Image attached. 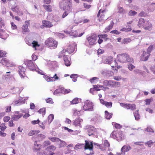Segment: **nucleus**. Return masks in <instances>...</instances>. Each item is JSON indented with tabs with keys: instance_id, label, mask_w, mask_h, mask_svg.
<instances>
[{
	"instance_id": "nucleus-52",
	"label": "nucleus",
	"mask_w": 155,
	"mask_h": 155,
	"mask_svg": "<svg viewBox=\"0 0 155 155\" xmlns=\"http://www.w3.org/2000/svg\"><path fill=\"white\" fill-rule=\"evenodd\" d=\"M137 14V12L134 11L130 10L129 12V15L130 16L134 15Z\"/></svg>"
},
{
	"instance_id": "nucleus-40",
	"label": "nucleus",
	"mask_w": 155,
	"mask_h": 155,
	"mask_svg": "<svg viewBox=\"0 0 155 155\" xmlns=\"http://www.w3.org/2000/svg\"><path fill=\"white\" fill-rule=\"evenodd\" d=\"M62 87L61 88H59L55 90L54 93V95H57L59 93H62Z\"/></svg>"
},
{
	"instance_id": "nucleus-38",
	"label": "nucleus",
	"mask_w": 155,
	"mask_h": 155,
	"mask_svg": "<svg viewBox=\"0 0 155 155\" xmlns=\"http://www.w3.org/2000/svg\"><path fill=\"white\" fill-rule=\"evenodd\" d=\"M146 26H147V27L144 28L145 30H148L150 31L151 29L152 25L151 23H150L149 21L148 23H147V25Z\"/></svg>"
},
{
	"instance_id": "nucleus-37",
	"label": "nucleus",
	"mask_w": 155,
	"mask_h": 155,
	"mask_svg": "<svg viewBox=\"0 0 155 155\" xmlns=\"http://www.w3.org/2000/svg\"><path fill=\"white\" fill-rule=\"evenodd\" d=\"M54 118V115L53 114H51L49 115L48 117V123L49 124L53 121Z\"/></svg>"
},
{
	"instance_id": "nucleus-2",
	"label": "nucleus",
	"mask_w": 155,
	"mask_h": 155,
	"mask_svg": "<svg viewBox=\"0 0 155 155\" xmlns=\"http://www.w3.org/2000/svg\"><path fill=\"white\" fill-rule=\"evenodd\" d=\"M117 59L118 61L123 63H134L133 59L126 53L118 55Z\"/></svg>"
},
{
	"instance_id": "nucleus-59",
	"label": "nucleus",
	"mask_w": 155,
	"mask_h": 155,
	"mask_svg": "<svg viewBox=\"0 0 155 155\" xmlns=\"http://www.w3.org/2000/svg\"><path fill=\"white\" fill-rule=\"evenodd\" d=\"M38 137L39 138H40V140H42L44 139L45 137V136L42 134H39L38 135Z\"/></svg>"
},
{
	"instance_id": "nucleus-39",
	"label": "nucleus",
	"mask_w": 155,
	"mask_h": 155,
	"mask_svg": "<svg viewBox=\"0 0 155 155\" xmlns=\"http://www.w3.org/2000/svg\"><path fill=\"white\" fill-rule=\"evenodd\" d=\"M39 113L41 114L42 113V115L43 117L44 115L45 114L46 112V108H43L41 109H40L38 111Z\"/></svg>"
},
{
	"instance_id": "nucleus-57",
	"label": "nucleus",
	"mask_w": 155,
	"mask_h": 155,
	"mask_svg": "<svg viewBox=\"0 0 155 155\" xmlns=\"http://www.w3.org/2000/svg\"><path fill=\"white\" fill-rule=\"evenodd\" d=\"M107 35L106 34L102 35H101L99 36V38H103L104 39H106V40L108 39V38H107Z\"/></svg>"
},
{
	"instance_id": "nucleus-48",
	"label": "nucleus",
	"mask_w": 155,
	"mask_h": 155,
	"mask_svg": "<svg viewBox=\"0 0 155 155\" xmlns=\"http://www.w3.org/2000/svg\"><path fill=\"white\" fill-rule=\"evenodd\" d=\"M153 100L152 98L146 99L144 101L146 102V104L150 105V102Z\"/></svg>"
},
{
	"instance_id": "nucleus-53",
	"label": "nucleus",
	"mask_w": 155,
	"mask_h": 155,
	"mask_svg": "<svg viewBox=\"0 0 155 155\" xmlns=\"http://www.w3.org/2000/svg\"><path fill=\"white\" fill-rule=\"evenodd\" d=\"M112 103L111 102H107L106 103L105 106L108 108H111L112 106Z\"/></svg>"
},
{
	"instance_id": "nucleus-25",
	"label": "nucleus",
	"mask_w": 155,
	"mask_h": 155,
	"mask_svg": "<svg viewBox=\"0 0 155 155\" xmlns=\"http://www.w3.org/2000/svg\"><path fill=\"white\" fill-rule=\"evenodd\" d=\"M13 90V94H16L18 93H20L23 89L22 87L20 89L18 87H13V89H11Z\"/></svg>"
},
{
	"instance_id": "nucleus-51",
	"label": "nucleus",
	"mask_w": 155,
	"mask_h": 155,
	"mask_svg": "<svg viewBox=\"0 0 155 155\" xmlns=\"http://www.w3.org/2000/svg\"><path fill=\"white\" fill-rule=\"evenodd\" d=\"M5 124L3 123L1 124L0 125V128L1 130L4 131L6 129V127L5 126Z\"/></svg>"
},
{
	"instance_id": "nucleus-28",
	"label": "nucleus",
	"mask_w": 155,
	"mask_h": 155,
	"mask_svg": "<svg viewBox=\"0 0 155 155\" xmlns=\"http://www.w3.org/2000/svg\"><path fill=\"white\" fill-rule=\"evenodd\" d=\"M105 118L107 119H110L112 117L113 114L112 113H109L107 111H105Z\"/></svg>"
},
{
	"instance_id": "nucleus-3",
	"label": "nucleus",
	"mask_w": 155,
	"mask_h": 155,
	"mask_svg": "<svg viewBox=\"0 0 155 155\" xmlns=\"http://www.w3.org/2000/svg\"><path fill=\"white\" fill-rule=\"evenodd\" d=\"M85 150L84 153L87 155L93 154V143L91 142L90 143L87 140L85 141Z\"/></svg>"
},
{
	"instance_id": "nucleus-9",
	"label": "nucleus",
	"mask_w": 155,
	"mask_h": 155,
	"mask_svg": "<svg viewBox=\"0 0 155 155\" xmlns=\"http://www.w3.org/2000/svg\"><path fill=\"white\" fill-rule=\"evenodd\" d=\"M24 63L30 70L33 71L36 69L35 66L31 60H27L25 61Z\"/></svg>"
},
{
	"instance_id": "nucleus-34",
	"label": "nucleus",
	"mask_w": 155,
	"mask_h": 155,
	"mask_svg": "<svg viewBox=\"0 0 155 155\" xmlns=\"http://www.w3.org/2000/svg\"><path fill=\"white\" fill-rule=\"evenodd\" d=\"M49 139L52 142L56 141L57 142H59L60 141V139L59 138L53 137H49Z\"/></svg>"
},
{
	"instance_id": "nucleus-33",
	"label": "nucleus",
	"mask_w": 155,
	"mask_h": 155,
	"mask_svg": "<svg viewBox=\"0 0 155 155\" xmlns=\"http://www.w3.org/2000/svg\"><path fill=\"white\" fill-rule=\"evenodd\" d=\"M81 101V99L78 98H75L71 102V103L73 104H76L79 103V101Z\"/></svg>"
},
{
	"instance_id": "nucleus-36",
	"label": "nucleus",
	"mask_w": 155,
	"mask_h": 155,
	"mask_svg": "<svg viewBox=\"0 0 155 155\" xmlns=\"http://www.w3.org/2000/svg\"><path fill=\"white\" fill-rule=\"evenodd\" d=\"M43 6L47 11L50 12L51 11V5H44Z\"/></svg>"
},
{
	"instance_id": "nucleus-19",
	"label": "nucleus",
	"mask_w": 155,
	"mask_h": 155,
	"mask_svg": "<svg viewBox=\"0 0 155 155\" xmlns=\"http://www.w3.org/2000/svg\"><path fill=\"white\" fill-rule=\"evenodd\" d=\"M83 120L80 118H76L73 123V124L75 127L79 126L81 127V122H82Z\"/></svg>"
},
{
	"instance_id": "nucleus-5",
	"label": "nucleus",
	"mask_w": 155,
	"mask_h": 155,
	"mask_svg": "<svg viewBox=\"0 0 155 155\" xmlns=\"http://www.w3.org/2000/svg\"><path fill=\"white\" fill-rule=\"evenodd\" d=\"M153 48V45H150L147 50V52L145 51L143 52V53L141 56L142 61H146L147 60L150 55V53L152 51Z\"/></svg>"
},
{
	"instance_id": "nucleus-18",
	"label": "nucleus",
	"mask_w": 155,
	"mask_h": 155,
	"mask_svg": "<svg viewBox=\"0 0 155 155\" xmlns=\"http://www.w3.org/2000/svg\"><path fill=\"white\" fill-rule=\"evenodd\" d=\"M131 149V148L129 145H124L121 149L122 153L124 154L126 152H128Z\"/></svg>"
},
{
	"instance_id": "nucleus-56",
	"label": "nucleus",
	"mask_w": 155,
	"mask_h": 155,
	"mask_svg": "<svg viewBox=\"0 0 155 155\" xmlns=\"http://www.w3.org/2000/svg\"><path fill=\"white\" fill-rule=\"evenodd\" d=\"M147 15V14L143 11L141 12L139 14V16L140 17L146 16Z\"/></svg>"
},
{
	"instance_id": "nucleus-24",
	"label": "nucleus",
	"mask_w": 155,
	"mask_h": 155,
	"mask_svg": "<svg viewBox=\"0 0 155 155\" xmlns=\"http://www.w3.org/2000/svg\"><path fill=\"white\" fill-rule=\"evenodd\" d=\"M116 138L118 141L122 140L124 139V136L121 132H120L117 135Z\"/></svg>"
},
{
	"instance_id": "nucleus-17",
	"label": "nucleus",
	"mask_w": 155,
	"mask_h": 155,
	"mask_svg": "<svg viewBox=\"0 0 155 155\" xmlns=\"http://www.w3.org/2000/svg\"><path fill=\"white\" fill-rule=\"evenodd\" d=\"M18 68L19 70L18 71L20 76L21 78H24L25 75V69L23 67L21 66L18 67Z\"/></svg>"
},
{
	"instance_id": "nucleus-10",
	"label": "nucleus",
	"mask_w": 155,
	"mask_h": 155,
	"mask_svg": "<svg viewBox=\"0 0 155 155\" xmlns=\"http://www.w3.org/2000/svg\"><path fill=\"white\" fill-rule=\"evenodd\" d=\"M87 133L89 136H92L94 137H96L97 136L96 129L93 126L88 129Z\"/></svg>"
},
{
	"instance_id": "nucleus-63",
	"label": "nucleus",
	"mask_w": 155,
	"mask_h": 155,
	"mask_svg": "<svg viewBox=\"0 0 155 155\" xmlns=\"http://www.w3.org/2000/svg\"><path fill=\"white\" fill-rule=\"evenodd\" d=\"M115 127L117 129H120L122 127V126L120 124L114 123V124Z\"/></svg>"
},
{
	"instance_id": "nucleus-7",
	"label": "nucleus",
	"mask_w": 155,
	"mask_h": 155,
	"mask_svg": "<svg viewBox=\"0 0 155 155\" xmlns=\"http://www.w3.org/2000/svg\"><path fill=\"white\" fill-rule=\"evenodd\" d=\"M76 46V44L74 43L70 44L67 48V50L63 49L60 52V54H63L67 51L69 54H71L74 52L75 50V48Z\"/></svg>"
},
{
	"instance_id": "nucleus-44",
	"label": "nucleus",
	"mask_w": 155,
	"mask_h": 155,
	"mask_svg": "<svg viewBox=\"0 0 155 155\" xmlns=\"http://www.w3.org/2000/svg\"><path fill=\"white\" fill-rule=\"evenodd\" d=\"M129 64L128 65V68L130 71H132L133 69L135 68V67L132 64V63H129Z\"/></svg>"
},
{
	"instance_id": "nucleus-30",
	"label": "nucleus",
	"mask_w": 155,
	"mask_h": 155,
	"mask_svg": "<svg viewBox=\"0 0 155 155\" xmlns=\"http://www.w3.org/2000/svg\"><path fill=\"white\" fill-rule=\"evenodd\" d=\"M85 147V145L83 144L78 143L74 147V149L75 150H78L79 149H81L82 147Z\"/></svg>"
},
{
	"instance_id": "nucleus-45",
	"label": "nucleus",
	"mask_w": 155,
	"mask_h": 155,
	"mask_svg": "<svg viewBox=\"0 0 155 155\" xmlns=\"http://www.w3.org/2000/svg\"><path fill=\"white\" fill-rule=\"evenodd\" d=\"M51 144V143L49 141H45L42 144V146L44 147H46Z\"/></svg>"
},
{
	"instance_id": "nucleus-47",
	"label": "nucleus",
	"mask_w": 155,
	"mask_h": 155,
	"mask_svg": "<svg viewBox=\"0 0 155 155\" xmlns=\"http://www.w3.org/2000/svg\"><path fill=\"white\" fill-rule=\"evenodd\" d=\"M47 150H46L43 152V153H42L40 152H38L37 153V155H48L49 153H48L47 152H46Z\"/></svg>"
},
{
	"instance_id": "nucleus-41",
	"label": "nucleus",
	"mask_w": 155,
	"mask_h": 155,
	"mask_svg": "<svg viewBox=\"0 0 155 155\" xmlns=\"http://www.w3.org/2000/svg\"><path fill=\"white\" fill-rule=\"evenodd\" d=\"M93 120L97 122H99L101 119V117L98 115H97L95 116V117L93 119Z\"/></svg>"
},
{
	"instance_id": "nucleus-15",
	"label": "nucleus",
	"mask_w": 155,
	"mask_h": 155,
	"mask_svg": "<svg viewBox=\"0 0 155 155\" xmlns=\"http://www.w3.org/2000/svg\"><path fill=\"white\" fill-rule=\"evenodd\" d=\"M148 23V21H145L143 18H140L139 19L138 26L139 27L142 26L144 27L147 25Z\"/></svg>"
},
{
	"instance_id": "nucleus-16",
	"label": "nucleus",
	"mask_w": 155,
	"mask_h": 155,
	"mask_svg": "<svg viewBox=\"0 0 155 155\" xmlns=\"http://www.w3.org/2000/svg\"><path fill=\"white\" fill-rule=\"evenodd\" d=\"M113 57L112 56H109L103 59V62L104 64H110L113 60Z\"/></svg>"
},
{
	"instance_id": "nucleus-26",
	"label": "nucleus",
	"mask_w": 155,
	"mask_h": 155,
	"mask_svg": "<svg viewBox=\"0 0 155 155\" xmlns=\"http://www.w3.org/2000/svg\"><path fill=\"white\" fill-rule=\"evenodd\" d=\"M23 114H20L18 115H14L12 116V119L15 120H17L19 118L22 117Z\"/></svg>"
},
{
	"instance_id": "nucleus-27",
	"label": "nucleus",
	"mask_w": 155,
	"mask_h": 155,
	"mask_svg": "<svg viewBox=\"0 0 155 155\" xmlns=\"http://www.w3.org/2000/svg\"><path fill=\"white\" fill-rule=\"evenodd\" d=\"M114 22L111 21L110 25L107 27L105 29L104 32H108L112 28L114 25Z\"/></svg>"
},
{
	"instance_id": "nucleus-1",
	"label": "nucleus",
	"mask_w": 155,
	"mask_h": 155,
	"mask_svg": "<svg viewBox=\"0 0 155 155\" xmlns=\"http://www.w3.org/2000/svg\"><path fill=\"white\" fill-rule=\"evenodd\" d=\"M59 5L61 9L65 10L62 16V18H64L68 14L67 11L70 12L71 11V4L70 1H63L60 3Z\"/></svg>"
},
{
	"instance_id": "nucleus-35",
	"label": "nucleus",
	"mask_w": 155,
	"mask_h": 155,
	"mask_svg": "<svg viewBox=\"0 0 155 155\" xmlns=\"http://www.w3.org/2000/svg\"><path fill=\"white\" fill-rule=\"evenodd\" d=\"M39 130H31L28 133V135L29 136H32L34 134H35L39 133Z\"/></svg>"
},
{
	"instance_id": "nucleus-61",
	"label": "nucleus",
	"mask_w": 155,
	"mask_h": 155,
	"mask_svg": "<svg viewBox=\"0 0 155 155\" xmlns=\"http://www.w3.org/2000/svg\"><path fill=\"white\" fill-rule=\"evenodd\" d=\"M133 71L135 74H142L141 71L139 69H135Z\"/></svg>"
},
{
	"instance_id": "nucleus-6",
	"label": "nucleus",
	"mask_w": 155,
	"mask_h": 155,
	"mask_svg": "<svg viewBox=\"0 0 155 155\" xmlns=\"http://www.w3.org/2000/svg\"><path fill=\"white\" fill-rule=\"evenodd\" d=\"M83 109L84 111H93V105L92 103L88 100L84 102V105L83 107Z\"/></svg>"
},
{
	"instance_id": "nucleus-42",
	"label": "nucleus",
	"mask_w": 155,
	"mask_h": 155,
	"mask_svg": "<svg viewBox=\"0 0 155 155\" xmlns=\"http://www.w3.org/2000/svg\"><path fill=\"white\" fill-rule=\"evenodd\" d=\"M62 93L65 94H68L70 92L71 90L69 89H65L63 87H62Z\"/></svg>"
},
{
	"instance_id": "nucleus-20",
	"label": "nucleus",
	"mask_w": 155,
	"mask_h": 155,
	"mask_svg": "<svg viewBox=\"0 0 155 155\" xmlns=\"http://www.w3.org/2000/svg\"><path fill=\"white\" fill-rule=\"evenodd\" d=\"M8 36V35L6 34L5 30L0 29V38L5 39Z\"/></svg>"
},
{
	"instance_id": "nucleus-49",
	"label": "nucleus",
	"mask_w": 155,
	"mask_h": 155,
	"mask_svg": "<svg viewBox=\"0 0 155 155\" xmlns=\"http://www.w3.org/2000/svg\"><path fill=\"white\" fill-rule=\"evenodd\" d=\"M56 149L55 147L53 145L50 146L46 149V150L48 151L50 150H54Z\"/></svg>"
},
{
	"instance_id": "nucleus-60",
	"label": "nucleus",
	"mask_w": 155,
	"mask_h": 155,
	"mask_svg": "<svg viewBox=\"0 0 155 155\" xmlns=\"http://www.w3.org/2000/svg\"><path fill=\"white\" fill-rule=\"evenodd\" d=\"M104 145L107 147H109L110 144L107 140H105L104 141Z\"/></svg>"
},
{
	"instance_id": "nucleus-14",
	"label": "nucleus",
	"mask_w": 155,
	"mask_h": 155,
	"mask_svg": "<svg viewBox=\"0 0 155 155\" xmlns=\"http://www.w3.org/2000/svg\"><path fill=\"white\" fill-rule=\"evenodd\" d=\"M41 145L38 144L37 141H35L34 143V146L32 148L33 150L35 152H39L41 149Z\"/></svg>"
},
{
	"instance_id": "nucleus-11",
	"label": "nucleus",
	"mask_w": 155,
	"mask_h": 155,
	"mask_svg": "<svg viewBox=\"0 0 155 155\" xmlns=\"http://www.w3.org/2000/svg\"><path fill=\"white\" fill-rule=\"evenodd\" d=\"M30 21H26L25 22V24L22 27V33L23 34H25L26 33L28 32L29 31L28 28V25L30 24Z\"/></svg>"
},
{
	"instance_id": "nucleus-13",
	"label": "nucleus",
	"mask_w": 155,
	"mask_h": 155,
	"mask_svg": "<svg viewBox=\"0 0 155 155\" xmlns=\"http://www.w3.org/2000/svg\"><path fill=\"white\" fill-rule=\"evenodd\" d=\"M44 78L48 82L53 81L59 79V78L57 76V74H56L53 77H49L48 76H45Z\"/></svg>"
},
{
	"instance_id": "nucleus-54",
	"label": "nucleus",
	"mask_w": 155,
	"mask_h": 155,
	"mask_svg": "<svg viewBox=\"0 0 155 155\" xmlns=\"http://www.w3.org/2000/svg\"><path fill=\"white\" fill-rule=\"evenodd\" d=\"M118 12L119 13H125V10L122 7H119L118 8Z\"/></svg>"
},
{
	"instance_id": "nucleus-22",
	"label": "nucleus",
	"mask_w": 155,
	"mask_h": 155,
	"mask_svg": "<svg viewBox=\"0 0 155 155\" xmlns=\"http://www.w3.org/2000/svg\"><path fill=\"white\" fill-rule=\"evenodd\" d=\"M1 63L7 67L11 66L9 61L6 58H3L1 61Z\"/></svg>"
},
{
	"instance_id": "nucleus-62",
	"label": "nucleus",
	"mask_w": 155,
	"mask_h": 155,
	"mask_svg": "<svg viewBox=\"0 0 155 155\" xmlns=\"http://www.w3.org/2000/svg\"><path fill=\"white\" fill-rule=\"evenodd\" d=\"M115 132H116L115 131H113L112 133L110 134V137H111L113 138L114 139H115V138H116L117 135H116Z\"/></svg>"
},
{
	"instance_id": "nucleus-32",
	"label": "nucleus",
	"mask_w": 155,
	"mask_h": 155,
	"mask_svg": "<svg viewBox=\"0 0 155 155\" xmlns=\"http://www.w3.org/2000/svg\"><path fill=\"white\" fill-rule=\"evenodd\" d=\"M134 114L136 120H138L140 119V115L138 113V110L134 112Z\"/></svg>"
},
{
	"instance_id": "nucleus-31",
	"label": "nucleus",
	"mask_w": 155,
	"mask_h": 155,
	"mask_svg": "<svg viewBox=\"0 0 155 155\" xmlns=\"http://www.w3.org/2000/svg\"><path fill=\"white\" fill-rule=\"evenodd\" d=\"M127 109H130L131 110H134L136 108V106L135 104H128V106L127 107Z\"/></svg>"
},
{
	"instance_id": "nucleus-55",
	"label": "nucleus",
	"mask_w": 155,
	"mask_h": 155,
	"mask_svg": "<svg viewBox=\"0 0 155 155\" xmlns=\"http://www.w3.org/2000/svg\"><path fill=\"white\" fill-rule=\"evenodd\" d=\"M110 33L115 35H119L120 32H119L117 30L112 31L110 32Z\"/></svg>"
},
{
	"instance_id": "nucleus-64",
	"label": "nucleus",
	"mask_w": 155,
	"mask_h": 155,
	"mask_svg": "<svg viewBox=\"0 0 155 155\" xmlns=\"http://www.w3.org/2000/svg\"><path fill=\"white\" fill-rule=\"evenodd\" d=\"M6 54V53L4 51H0V57H5V55Z\"/></svg>"
},
{
	"instance_id": "nucleus-46",
	"label": "nucleus",
	"mask_w": 155,
	"mask_h": 155,
	"mask_svg": "<svg viewBox=\"0 0 155 155\" xmlns=\"http://www.w3.org/2000/svg\"><path fill=\"white\" fill-rule=\"evenodd\" d=\"M153 144V142L152 140H150L147 142L145 143V144L146 146H148V147H150L151 145Z\"/></svg>"
},
{
	"instance_id": "nucleus-4",
	"label": "nucleus",
	"mask_w": 155,
	"mask_h": 155,
	"mask_svg": "<svg viewBox=\"0 0 155 155\" xmlns=\"http://www.w3.org/2000/svg\"><path fill=\"white\" fill-rule=\"evenodd\" d=\"M45 44L48 46L51 47L52 48H55L57 46L58 42L54 40L53 38H49L45 41Z\"/></svg>"
},
{
	"instance_id": "nucleus-58",
	"label": "nucleus",
	"mask_w": 155,
	"mask_h": 155,
	"mask_svg": "<svg viewBox=\"0 0 155 155\" xmlns=\"http://www.w3.org/2000/svg\"><path fill=\"white\" fill-rule=\"evenodd\" d=\"M33 47L35 48L37 46H39V45L38 44L37 42L34 41L31 43Z\"/></svg>"
},
{
	"instance_id": "nucleus-29",
	"label": "nucleus",
	"mask_w": 155,
	"mask_h": 155,
	"mask_svg": "<svg viewBox=\"0 0 155 155\" xmlns=\"http://www.w3.org/2000/svg\"><path fill=\"white\" fill-rule=\"evenodd\" d=\"M59 144V148H61L67 145V143L65 141L61 140L60 139V141L58 142Z\"/></svg>"
},
{
	"instance_id": "nucleus-23",
	"label": "nucleus",
	"mask_w": 155,
	"mask_h": 155,
	"mask_svg": "<svg viewBox=\"0 0 155 155\" xmlns=\"http://www.w3.org/2000/svg\"><path fill=\"white\" fill-rule=\"evenodd\" d=\"M42 23L43 26L46 27L50 28L53 26L51 23L48 21H43Z\"/></svg>"
},
{
	"instance_id": "nucleus-8",
	"label": "nucleus",
	"mask_w": 155,
	"mask_h": 155,
	"mask_svg": "<svg viewBox=\"0 0 155 155\" xmlns=\"http://www.w3.org/2000/svg\"><path fill=\"white\" fill-rule=\"evenodd\" d=\"M97 38L96 34H93L87 38L88 42L89 45H95L97 42Z\"/></svg>"
},
{
	"instance_id": "nucleus-21",
	"label": "nucleus",
	"mask_w": 155,
	"mask_h": 155,
	"mask_svg": "<svg viewBox=\"0 0 155 155\" xmlns=\"http://www.w3.org/2000/svg\"><path fill=\"white\" fill-rule=\"evenodd\" d=\"M102 74L108 76L110 77L114 74L113 72L112 71H109L107 70H104L102 71Z\"/></svg>"
},
{
	"instance_id": "nucleus-12",
	"label": "nucleus",
	"mask_w": 155,
	"mask_h": 155,
	"mask_svg": "<svg viewBox=\"0 0 155 155\" xmlns=\"http://www.w3.org/2000/svg\"><path fill=\"white\" fill-rule=\"evenodd\" d=\"M63 56V59L64 61L65 65L67 66H70L71 64L70 61L71 59L68 58L67 56H65L63 54L62 55L60 54L59 55V58H61Z\"/></svg>"
},
{
	"instance_id": "nucleus-43",
	"label": "nucleus",
	"mask_w": 155,
	"mask_h": 155,
	"mask_svg": "<svg viewBox=\"0 0 155 155\" xmlns=\"http://www.w3.org/2000/svg\"><path fill=\"white\" fill-rule=\"evenodd\" d=\"M131 40L130 38H124L123 40V42L124 44H127L131 41Z\"/></svg>"
},
{
	"instance_id": "nucleus-50",
	"label": "nucleus",
	"mask_w": 155,
	"mask_h": 155,
	"mask_svg": "<svg viewBox=\"0 0 155 155\" xmlns=\"http://www.w3.org/2000/svg\"><path fill=\"white\" fill-rule=\"evenodd\" d=\"M120 84L119 82H116L114 81V84H113V87H117L120 86Z\"/></svg>"
}]
</instances>
